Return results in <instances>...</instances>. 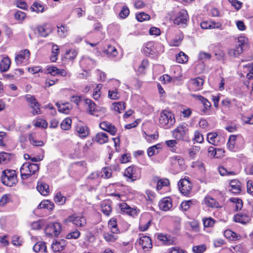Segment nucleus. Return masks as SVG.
<instances>
[{
	"label": "nucleus",
	"mask_w": 253,
	"mask_h": 253,
	"mask_svg": "<svg viewBox=\"0 0 253 253\" xmlns=\"http://www.w3.org/2000/svg\"><path fill=\"white\" fill-rule=\"evenodd\" d=\"M59 53V48L56 44H53L52 47L51 55L50 57V61L55 62L57 60L58 56Z\"/></svg>",
	"instance_id": "obj_39"
},
{
	"label": "nucleus",
	"mask_w": 253,
	"mask_h": 253,
	"mask_svg": "<svg viewBox=\"0 0 253 253\" xmlns=\"http://www.w3.org/2000/svg\"><path fill=\"white\" fill-rule=\"evenodd\" d=\"M115 111L121 113L126 108V103L124 102H114L113 103Z\"/></svg>",
	"instance_id": "obj_45"
},
{
	"label": "nucleus",
	"mask_w": 253,
	"mask_h": 253,
	"mask_svg": "<svg viewBox=\"0 0 253 253\" xmlns=\"http://www.w3.org/2000/svg\"><path fill=\"white\" fill-rule=\"evenodd\" d=\"M112 170L109 168H104L101 169V177L104 178H109L111 177Z\"/></svg>",
	"instance_id": "obj_56"
},
{
	"label": "nucleus",
	"mask_w": 253,
	"mask_h": 253,
	"mask_svg": "<svg viewBox=\"0 0 253 253\" xmlns=\"http://www.w3.org/2000/svg\"><path fill=\"white\" fill-rule=\"evenodd\" d=\"M103 237L106 241L108 242H114L118 238L116 234H111L109 233H105L103 234Z\"/></svg>",
	"instance_id": "obj_55"
},
{
	"label": "nucleus",
	"mask_w": 253,
	"mask_h": 253,
	"mask_svg": "<svg viewBox=\"0 0 253 253\" xmlns=\"http://www.w3.org/2000/svg\"><path fill=\"white\" fill-rule=\"evenodd\" d=\"M37 190L43 196H46L49 193V186L44 182L39 181L37 186Z\"/></svg>",
	"instance_id": "obj_26"
},
{
	"label": "nucleus",
	"mask_w": 253,
	"mask_h": 253,
	"mask_svg": "<svg viewBox=\"0 0 253 253\" xmlns=\"http://www.w3.org/2000/svg\"><path fill=\"white\" fill-rule=\"evenodd\" d=\"M124 176L127 177V181H134L140 178L141 169L134 166L128 167L125 171Z\"/></svg>",
	"instance_id": "obj_6"
},
{
	"label": "nucleus",
	"mask_w": 253,
	"mask_h": 253,
	"mask_svg": "<svg viewBox=\"0 0 253 253\" xmlns=\"http://www.w3.org/2000/svg\"><path fill=\"white\" fill-rule=\"evenodd\" d=\"M203 202L207 206L211 208H216L219 206L218 203L210 196H206L204 198Z\"/></svg>",
	"instance_id": "obj_28"
},
{
	"label": "nucleus",
	"mask_w": 253,
	"mask_h": 253,
	"mask_svg": "<svg viewBox=\"0 0 253 253\" xmlns=\"http://www.w3.org/2000/svg\"><path fill=\"white\" fill-rule=\"evenodd\" d=\"M61 230V226L60 223L52 222L46 225L44 231L46 235L57 236L60 233Z\"/></svg>",
	"instance_id": "obj_9"
},
{
	"label": "nucleus",
	"mask_w": 253,
	"mask_h": 253,
	"mask_svg": "<svg viewBox=\"0 0 253 253\" xmlns=\"http://www.w3.org/2000/svg\"><path fill=\"white\" fill-rule=\"evenodd\" d=\"M138 243L143 250L151 249L152 247V241L149 237L143 236L139 238Z\"/></svg>",
	"instance_id": "obj_18"
},
{
	"label": "nucleus",
	"mask_w": 253,
	"mask_h": 253,
	"mask_svg": "<svg viewBox=\"0 0 253 253\" xmlns=\"http://www.w3.org/2000/svg\"><path fill=\"white\" fill-rule=\"evenodd\" d=\"M10 159V155L9 153L2 152L0 153V164H6Z\"/></svg>",
	"instance_id": "obj_59"
},
{
	"label": "nucleus",
	"mask_w": 253,
	"mask_h": 253,
	"mask_svg": "<svg viewBox=\"0 0 253 253\" xmlns=\"http://www.w3.org/2000/svg\"><path fill=\"white\" fill-rule=\"evenodd\" d=\"M66 245V241L64 239L55 240L53 242L51 248L55 252H60L64 249Z\"/></svg>",
	"instance_id": "obj_22"
},
{
	"label": "nucleus",
	"mask_w": 253,
	"mask_h": 253,
	"mask_svg": "<svg viewBox=\"0 0 253 253\" xmlns=\"http://www.w3.org/2000/svg\"><path fill=\"white\" fill-rule=\"evenodd\" d=\"M179 189L182 194L188 195L190 194L192 185L189 180V178H184L181 179L178 182Z\"/></svg>",
	"instance_id": "obj_10"
},
{
	"label": "nucleus",
	"mask_w": 253,
	"mask_h": 253,
	"mask_svg": "<svg viewBox=\"0 0 253 253\" xmlns=\"http://www.w3.org/2000/svg\"><path fill=\"white\" fill-rule=\"evenodd\" d=\"M234 220L243 224L248 223L250 220V217L246 213L239 212L234 216Z\"/></svg>",
	"instance_id": "obj_19"
},
{
	"label": "nucleus",
	"mask_w": 253,
	"mask_h": 253,
	"mask_svg": "<svg viewBox=\"0 0 253 253\" xmlns=\"http://www.w3.org/2000/svg\"><path fill=\"white\" fill-rule=\"evenodd\" d=\"M66 198L63 196L60 192H58L54 198V201L59 205H63L66 202Z\"/></svg>",
	"instance_id": "obj_44"
},
{
	"label": "nucleus",
	"mask_w": 253,
	"mask_h": 253,
	"mask_svg": "<svg viewBox=\"0 0 253 253\" xmlns=\"http://www.w3.org/2000/svg\"><path fill=\"white\" fill-rule=\"evenodd\" d=\"M81 64L86 65L87 67L92 68L94 66L95 62L88 57H84L81 61Z\"/></svg>",
	"instance_id": "obj_48"
},
{
	"label": "nucleus",
	"mask_w": 253,
	"mask_h": 253,
	"mask_svg": "<svg viewBox=\"0 0 253 253\" xmlns=\"http://www.w3.org/2000/svg\"><path fill=\"white\" fill-rule=\"evenodd\" d=\"M30 8L32 11L40 13L46 11L48 9V7L40 2L35 1L31 5Z\"/></svg>",
	"instance_id": "obj_20"
},
{
	"label": "nucleus",
	"mask_w": 253,
	"mask_h": 253,
	"mask_svg": "<svg viewBox=\"0 0 253 253\" xmlns=\"http://www.w3.org/2000/svg\"><path fill=\"white\" fill-rule=\"evenodd\" d=\"M38 209H46L52 210L54 208V204L49 200H43L39 205Z\"/></svg>",
	"instance_id": "obj_38"
},
{
	"label": "nucleus",
	"mask_w": 253,
	"mask_h": 253,
	"mask_svg": "<svg viewBox=\"0 0 253 253\" xmlns=\"http://www.w3.org/2000/svg\"><path fill=\"white\" fill-rule=\"evenodd\" d=\"M229 200L235 204V210L236 211L240 210L242 208L243 202L241 199L238 198H231Z\"/></svg>",
	"instance_id": "obj_54"
},
{
	"label": "nucleus",
	"mask_w": 253,
	"mask_h": 253,
	"mask_svg": "<svg viewBox=\"0 0 253 253\" xmlns=\"http://www.w3.org/2000/svg\"><path fill=\"white\" fill-rule=\"evenodd\" d=\"M39 34L43 37L47 36L51 32V30L47 24L39 26L37 28Z\"/></svg>",
	"instance_id": "obj_29"
},
{
	"label": "nucleus",
	"mask_w": 253,
	"mask_h": 253,
	"mask_svg": "<svg viewBox=\"0 0 253 253\" xmlns=\"http://www.w3.org/2000/svg\"><path fill=\"white\" fill-rule=\"evenodd\" d=\"M191 167L198 171L201 175H205L206 169L204 164L202 161H197L192 162Z\"/></svg>",
	"instance_id": "obj_25"
},
{
	"label": "nucleus",
	"mask_w": 253,
	"mask_h": 253,
	"mask_svg": "<svg viewBox=\"0 0 253 253\" xmlns=\"http://www.w3.org/2000/svg\"><path fill=\"white\" fill-rule=\"evenodd\" d=\"M102 212L106 216H109L111 214L112 209L111 203L109 201H104L101 205Z\"/></svg>",
	"instance_id": "obj_31"
},
{
	"label": "nucleus",
	"mask_w": 253,
	"mask_h": 253,
	"mask_svg": "<svg viewBox=\"0 0 253 253\" xmlns=\"http://www.w3.org/2000/svg\"><path fill=\"white\" fill-rule=\"evenodd\" d=\"M76 130L80 136L82 137H85L88 134V128L85 126L78 125L76 127Z\"/></svg>",
	"instance_id": "obj_43"
},
{
	"label": "nucleus",
	"mask_w": 253,
	"mask_h": 253,
	"mask_svg": "<svg viewBox=\"0 0 253 253\" xmlns=\"http://www.w3.org/2000/svg\"><path fill=\"white\" fill-rule=\"evenodd\" d=\"M201 27L203 29H222V25L219 22L214 21H203L201 23Z\"/></svg>",
	"instance_id": "obj_15"
},
{
	"label": "nucleus",
	"mask_w": 253,
	"mask_h": 253,
	"mask_svg": "<svg viewBox=\"0 0 253 253\" xmlns=\"http://www.w3.org/2000/svg\"><path fill=\"white\" fill-rule=\"evenodd\" d=\"M84 102L87 107V112L90 115H94L96 111L95 103L89 99H85Z\"/></svg>",
	"instance_id": "obj_27"
},
{
	"label": "nucleus",
	"mask_w": 253,
	"mask_h": 253,
	"mask_svg": "<svg viewBox=\"0 0 253 253\" xmlns=\"http://www.w3.org/2000/svg\"><path fill=\"white\" fill-rule=\"evenodd\" d=\"M169 184V181L168 179L163 178L157 180L156 189L158 191L161 190L164 186H168Z\"/></svg>",
	"instance_id": "obj_49"
},
{
	"label": "nucleus",
	"mask_w": 253,
	"mask_h": 253,
	"mask_svg": "<svg viewBox=\"0 0 253 253\" xmlns=\"http://www.w3.org/2000/svg\"><path fill=\"white\" fill-rule=\"evenodd\" d=\"M175 122L174 115L170 111L163 110L160 113L159 124L161 127L169 128Z\"/></svg>",
	"instance_id": "obj_1"
},
{
	"label": "nucleus",
	"mask_w": 253,
	"mask_h": 253,
	"mask_svg": "<svg viewBox=\"0 0 253 253\" xmlns=\"http://www.w3.org/2000/svg\"><path fill=\"white\" fill-rule=\"evenodd\" d=\"M144 51L145 54L155 57L163 52L164 48L161 44H155L153 42H149L146 44Z\"/></svg>",
	"instance_id": "obj_5"
},
{
	"label": "nucleus",
	"mask_w": 253,
	"mask_h": 253,
	"mask_svg": "<svg viewBox=\"0 0 253 253\" xmlns=\"http://www.w3.org/2000/svg\"><path fill=\"white\" fill-rule=\"evenodd\" d=\"M219 138L220 137L216 132H209L207 135V139L209 143L214 146L218 145Z\"/></svg>",
	"instance_id": "obj_24"
},
{
	"label": "nucleus",
	"mask_w": 253,
	"mask_h": 253,
	"mask_svg": "<svg viewBox=\"0 0 253 253\" xmlns=\"http://www.w3.org/2000/svg\"><path fill=\"white\" fill-rule=\"evenodd\" d=\"M64 222L68 223H72L76 227L82 228L86 224V219L82 213H75L69 216L64 220Z\"/></svg>",
	"instance_id": "obj_2"
},
{
	"label": "nucleus",
	"mask_w": 253,
	"mask_h": 253,
	"mask_svg": "<svg viewBox=\"0 0 253 253\" xmlns=\"http://www.w3.org/2000/svg\"><path fill=\"white\" fill-rule=\"evenodd\" d=\"M162 148V145L160 143L155 145L153 146L150 147L147 149V154L149 157H151L157 154L159 152V150L161 149Z\"/></svg>",
	"instance_id": "obj_37"
},
{
	"label": "nucleus",
	"mask_w": 253,
	"mask_h": 253,
	"mask_svg": "<svg viewBox=\"0 0 253 253\" xmlns=\"http://www.w3.org/2000/svg\"><path fill=\"white\" fill-rule=\"evenodd\" d=\"M171 162L173 164H178L180 167L184 165V160L179 156H175L171 157Z\"/></svg>",
	"instance_id": "obj_61"
},
{
	"label": "nucleus",
	"mask_w": 253,
	"mask_h": 253,
	"mask_svg": "<svg viewBox=\"0 0 253 253\" xmlns=\"http://www.w3.org/2000/svg\"><path fill=\"white\" fill-rule=\"evenodd\" d=\"M100 127L107 132L112 135H115L117 132V128L108 122H102L99 125Z\"/></svg>",
	"instance_id": "obj_17"
},
{
	"label": "nucleus",
	"mask_w": 253,
	"mask_h": 253,
	"mask_svg": "<svg viewBox=\"0 0 253 253\" xmlns=\"http://www.w3.org/2000/svg\"><path fill=\"white\" fill-rule=\"evenodd\" d=\"M30 53L29 50L24 49L19 51L16 55L15 61L17 65L25 64L30 58Z\"/></svg>",
	"instance_id": "obj_11"
},
{
	"label": "nucleus",
	"mask_w": 253,
	"mask_h": 253,
	"mask_svg": "<svg viewBox=\"0 0 253 253\" xmlns=\"http://www.w3.org/2000/svg\"><path fill=\"white\" fill-rule=\"evenodd\" d=\"M1 181L7 186H12L17 183V175L14 170L6 169L2 172Z\"/></svg>",
	"instance_id": "obj_4"
},
{
	"label": "nucleus",
	"mask_w": 253,
	"mask_h": 253,
	"mask_svg": "<svg viewBox=\"0 0 253 253\" xmlns=\"http://www.w3.org/2000/svg\"><path fill=\"white\" fill-rule=\"evenodd\" d=\"M192 96L202 104L204 108L202 109V112L204 114H207L211 107V103L207 98L202 95L192 94Z\"/></svg>",
	"instance_id": "obj_13"
},
{
	"label": "nucleus",
	"mask_w": 253,
	"mask_h": 253,
	"mask_svg": "<svg viewBox=\"0 0 253 253\" xmlns=\"http://www.w3.org/2000/svg\"><path fill=\"white\" fill-rule=\"evenodd\" d=\"M238 42L239 43L238 46L247 47L248 46V39L244 36H240L238 38Z\"/></svg>",
	"instance_id": "obj_57"
},
{
	"label": "nucleus",
	"mask_w": 253,
	"mask_h": 253,
	"mask_svg": "<svg viewBox=\"0 0 253 253\" xmlns=\"http://www.w3.org/2000/svg\"><path fill=\"white\" fill-rule=\"evenodd\" d=\"M24 98L28 102V105L33 109L32 112L33 115H35L41 113L40 104L34 96L27 94L24 96Z\"/></svg>",
	"instance_id": "obj_8"
},
{
	"label": "nucleus",
	"mask_w": 253,
	"mask_h": 253,
	"mask_svg": "<svg viewBox=\"0 0 253 253\" xmlns=\"http://www.w3.org/2000/svg\"><path fill=\"white\" fill-rule=\"evenodd\" d=\"M44 221L43 219H41L38 221L33 222L31 224V227L33 229L39 230L44 226Z\"/></svg>",
	"instance_id": "obj_58"
},
{
	"label": "nucleus",
	"mask_w": 253,
	"mask_h": 253,
	"mask_svg": "<svg viewBox=\"0 0 253 253\" xmlns=\"http://www.w3.org/2000/svg\"><path fill=\"white\" fill-rule=\"evenodd\" d=\"M188 19V15L187 11L182 9L174 19L173 22L175 24L183 26L186 24Z\"/></svg>",
	"instance_id": "obj_12"
},
{
	"label": "nucleus",
	"mask_w": 253,
	"mask_h": 253,
	"mask_svg": "<svg viewBox=\"0 0 253 253\" xmlns=\"http://www.w3.org/2000/svg\"><path fill=\"white\" fill-rule=\"evenodd\" d=\"M236 139V135H231L229 136L227 143V147L229 150L232 151H235Z\"/></svg>",
	"instance_id": "obj_40"
},
{
	"label": "nucleus",
	"mask_w": 253,
	"mask_h": 253,
	"mask_svg": "<svg viewBox=\"0 0 253 253\" xmlns=\"http://www.w3.org/2000/svg\"><path fill=\"white\" fill-rule=\"evenodd\" d=\"M183 39V34L179 32L176 35L175 37L170 41V45L171 46H178L180 45Z\"/></svg>",
	"instance_id": "obj_41"
},
{
	"label": "nucleus",
	"mask_w": 253,
	"mask_h": 253,
	"mask_svg": "<svg viewBox=\"0 0 253 253\" xmlns=\"http://www.w3.org/2000/svg\"><path fill=\"white\" fill-rule=\"evenodd\" d=\"M172 137L177 140H184L188 137V128L187 125L183 124L179 125L172 131Z\"/></svg>",
	"instance_id": "obj_7"
},
{
	"label": "nucleus",
	"mask_w": 253,
	"mask_h": 253,
	"mask_svg": "<svg viewBox=\"0 0 253 253\" xmlns=\"http://www.w3.org/2000/svg\"><path fill=\"white\" fill-rule=\"evenodd\" d=\"M57 33L58 35L62 38L65 37L68 33L69 28L65 25H62L58 27Z\"/></svg>",
	"instance_id": "obj_47"
},
{
	"label": "nucleus",
	"mask_w": 253,
	"mask_h": 253,
	"mask_svg": "<svg viewBox=\"0 0 253 253\" xmlns=\"http://www.w3.org/2000/svg\"><path fill=\"white\" fill-rule=\"evenodd\" d=\"M33 250L35 252H43L46 253L47 252L46 246L44 242H38L33 247Z\"/></svg>",
	"instance_id": "obj_36"
},
{
	"label": "nucleus",
	"mask_w": 253,
	"mask_h": 253,
	"mask_svg": "<svg viewBox=\"0 0 253 253\" xmlns=\"http://www.w3.org/2000/svg\"><path fill=\"white\" fill-rule=\"evenodd\" d=\"M204 81L201 78L191 79L189 82L190 87L193 91H198L202 89Z\"/></svg>",
	"instance_id": "obj_14"
},
{
	"label": "nucleus",
	"mask_w": 253,
	"mask_h": 253,
	"mask_svg": "<svg viewBox=\"0 0 253 253\" xmlns=\"http://www.w3.org/2000/svg\"><path fill=\"white\" fill-rule=\"evenodd\" d=\"M108 227L112 233L115 234L120 233V230L117 227V220L116 218H112L109 221Z\"/></svg>",
	"instance_id": "obj_33"
},
{
	"label": "nucleus",
	"mask_w": 253,
	"mask_h": 253,
	"mask_svg": "<svg viewBox=\"0 0 253 253\" xmlns=\"http://www.w3.org/2000/svg\"><path fill=\"white\" fill-rule=\"evenodd\" d=\"M58 68L54 66H47L45 68V73L50 74L51 76H55L57 75Z\"/></svg>",
	"instance_id": "obj_53"
},
{
	"label": "nucleus",
	"mask_w": 253,
	"mask_h": 253,
	"mask_svg": "<svg viewBox=\"0 0 253 253\" xmlns=\"http://www.w3.org/2000/svg\"><path fill=\"white\" fill-rule=\"evenodd\" d=\"M160 209L164 211H168L172 207L171 200L169 197L162 199L159 204Z\"/></svg>",
	"instance_id": "obj_21"
},
{
	"label": "nucleus",
	"mask_w": 253,
	"mask_h": 253,
	"mask_svg": "<svg viewBox=\"0 0 253 253\" xmlns=\"http://www.w3.org/2000/svg\"><path fill=\"white\" fill-rule=\"evenodd\" d=\"M11 60L7 56L4 57L0 62V70L1 72H6L9 68Z\"/></svg>",
	"instance_id": "obj_30"
},
{
	"label": "nucleus",
	"mask_w": 253,
	"mask_h": 253,
	"mask_svg": "<svg viewBox=\"0 0 253 253\" xmlns=\"http://www.w3.org/2000/svg\"><path fill=\"white\" fill-rule=\"evenodd\" d=\"M168 253H186V251L176 246L168 249Z\"/></svg>",
	"instance_id": "obj_64"
},
{
	"label": "nucleus",
	"mask_w": 253,
	"mask_h": 253,
	"mask_svg": "<svg viewBox=\"0 0 253 253\" xmlns=\"http://www.w3.org/2000/svg\"><path fill=\"white\" fill-rule=\"evenodd\" d=\"M103 85L98 84L97 85L93 91L92 96L95 100H98L100 97V89L102 88Z\"/></svg>",
	"instance_id": "obj_63"
},
{
	"label": "nucleus",
	"mask_w": 253,
	"mask_h": 253,
	"mask_svg": "<svg viewBox=\"0 0 253 253\" xmlns=\"http://www.w3.org/2000/svg\"><path fill=\"white\" fill-rule=\"evenodd\" d=\"M56 104L58 108L59 111L65 114H68L72 109L71 105L68 103L61 105L57 103Z\"/></svg>",
	"instance_id": "obj_35"
},
{
	"label": "nucleus",
	"mask_w": 253,
	"mask_h": 253,
	"mask_svg": "<svg viewBox=\"0 0 253 253\" xmlns=\"http://www.w3.org/2000/svg\"><path fill=\"white\" fill-rule=\"evenodd\" d=\"M177 141L176 139L167 140L165 141V143L168 147L170 148L171 151L175 152L176 150L175 146L177 143Z\"/></svg>",
	"instance_id": "obj_62"
},
{
	"label": "nucleus",
	"mask_w": 253,
	"mask_h": 253,
	"mask_svg": "<svg viewBox=\"0 0 253 253\" xmlns=\"http://www.w3.org/2000/svg\"><path fill=\"white\" fill-rule=\"evenodd\" d=\"M225 237L230 240H237L240 238V236L230 230H226L224 231Z\"/></svg>",
	"instance_id": "obj_42"
},
{
	"label": "nucleus",
	"mask_w": 253,
	"mask_h": 253,
	"mask_svg": "<svg viewBox=\"0 0 253 253\" xmlns=\"http://www.w3.org/2000/svg\"><path fill=\"white\" fill-rule=\"evenodd\" d=\"M39 169V166L36 164L24 163L20 168V174L23 179H27L35 174Z\"/></svg>",
	"instance_id": "obj_3"
},
{
	"label": "nucleus",
	"mask_w": 253,
	"mask_h": 253,
	"mask_svg": "<svg viewBox=\"0 0 253 253\" xmlns=\"http://www.w3.org/2000/svg\"><path fill=\"white\" fill-rule=\"evenodd\" d=\"M176 61L179 63L184 64L188 60V56L183 52H180L176 56Z\"/></svg>",
	"instance_id": "obj_46"
},
{
	"label": "nucleus",
	"mask_w": 253,
	"mask_h": 253,
	"mask_svg": "<svg viewBox=\"0 0 253 253\" xmlns=\"http://www.w3.org/2000/svg\"><path fill=\"white\" fill-rule=\"evenodd\" d=\"M72 120L69 118H66L61 123V128L63 130H69L71 126Z\"/></svg>",
	"instance_id": "obj_50"
},
{
	"label": "nucleus",
	"mask_w": 253,
	"mask_h": 253,
	"mask_svg": "<svg viewBox=\"0 0 253 253\" xmlns=\"http://www.w3.org/2000/svg\"><path fill=\"white\" fill-rule=\"evenodd\" d=\"M77 55V51L75 49H70L67 51L65 55V57L66 59L70 60L74 59Z\"/></svg>",
	"instance_id": "obj_60"
},
{
	"label": "nucleus",
	"mask_w": 253,
	"mask_h": 253,
	"mask_svg": "<svg viewBox=\"0 0 253 253\" xmlns=\"http://www.w3.org/2000/svg\"><path fill=\"white\" fill-rule=\"evenodd\" d=\"M229 190L233 193H240L241 191V182L237 179L231 180Z\"/></svg>",
	"instance_id": "obj_23"
},
{
	"label": "nucleus",
	"mask_w": 253,
	"mask_h": 253,
	"mask_svg": "<svg viewBox=\"0 0 253 253\" xmlns=\"http://www.w3.org/2000/svg\"><path fill=\"white\" fill-rule=\"evenodd\" d=\"M195 203V200H190L188 201H184L181 203L180 206L183 211H186L189 209L191 205H194Z\"/></svg>",
	"instance_id": "obj_52"
},
{
	"label": "nucleus",
	"mask_w": 253,
	"mask_h": 253,
	"mask_svg": "<svg viewBox=\"0 0 253 253\" xmlns=\"http://www.w3.org/2000/svg\"><path fill=\"white\" fill-rule=\"evenodd\" d=\"M95 140L100 144L107 143L108 141V136L106 133L98 132L95 137Z\"/></svg>",
	"instance_id": "obj_32"
},
{
	"label": "nucleus",
	"mask_w": 253,
	"mask_h": 253,
	"mask_svg": "<svg viewBox=\"0 0 253 253\" xmlns=\"http://www.w3.org/2000/svg\"><path fill=\"white\" fill-rule=\"evenodd\" d=\"M105 52L110 57H114L118 55V51L116 48L111 45L108 46L107 48L105 50Z\"/></svg>",
	"instance_id": "obj_51"
},
{
	"label": "nucleus",
	"mask_w": 253,
	"mask_h": 253,
	"mask_svg": "<svg viewBox=\"0 0 253 253\" xmlns=\"http://www.w3.org/2000/svg\"><path fill=\"white\" fill-rule=\"evenodd\" d=\"M243 47L241 46H236L233 48H230L228 50V54L232 57H237L243 52Z\"/></svg>",
	"instance_id": "obj_34"
},
{
	"label": "nucleus",
	"mask_w": 253,
	"mask_h": 253,
	"mask_svg": "<svg viewBox=\"0 0 253 253\" xmlns=\"http://www.w3.org/2000/svg\"><path fill=\"white\" fill-rule=\"evenodd\" d=\"M119 206L122 211L126 212L129 215L134 216L137 215L139 211L136 208H131L125 203H121Z\"/></svg>",
	"instance_id": "obj_16"
}]
</instances>
